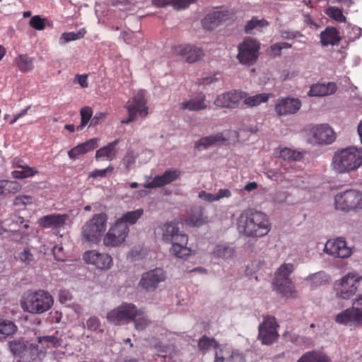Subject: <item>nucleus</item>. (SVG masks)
I'll return each instance as SVG.
<instances>
[{
	"label": "nucleus",
	"mask_w": 362,
	"mask_h": 362,
	"mask_svg": "<svg viewBox=\"0 0 362 362\" xmlns=\"http://www.w3.org/2000/svg\"><path fill=\"white\" fill-rule=\"evenodd\" d=\"M37 343H31L30 351L31 359H42L45 357L47 351L62 345V340L54 335H46L37 337Z\"/></svg>",
	"instance_id": "13"
},
{
	"label": "nucleus",
	"mask_w": 362,
	"mask_h": 362,
	"mask_svg": "<svg viewBox=\"0 0 362 362\" xmlns=\"http://www.w3.org/2000/svg\"><path fill=\"white\" fill-rule=\"evenodd\" d=\"M269 95L267 93H260L252 96H247L245 93V97L244 99V103L250 107H255L262 103L267 102L269 100Z\"/></svg>",
	"instance_id": "43"
},
{
	"label": "nucleus",
	"mask_w": 362,
	"mask_h": 362,
	"mask_svg": "<svg viewBox=\"0 0 362 362\" xmlns=\"http://www.w3.org/2000/svg\"><path fill=\"white\" fill-rule=\"evenodd\" d=\"M146 91L139 90L134 97L126 104L125 107L127 110L129 117L122 120V123H129L135 119L136 117L144 118L148 115V107Z\"/></svg>",
	"instance_id": "10"
},
{
	"label": "nucleus",
	"mask_w": 362,
	"mask_h": 362,
	"mask_svg": "<svg viewBox=\"0 0 362 362\" xmlns=\"http://www.w3.org/2000/svg\"><path fill=\"white\" fill-rule=\"evenodd\" d=\"M324 252L335 258H347L352 254L351 249L347 246L343 238L327 240L325 245Z\"/></svg>",
	"instance_id": "17"
},
{
	"label": "nucleus",
	"mask_w": 362,
	"mask_h": 362,
	"mask_svg": "<svg viewBox=\"0 0 362 362\" xmlns=\"http://www.w3.org/2000/svg\"><path fill=\"white\" fill-rule=\"evenodd\" d=\"M276 322L274 317L267 316L259 326V339L263 344L269 345L274 342L279 334L276 331Z\"/></svg>",
	"instance_id": "16"
},
{
	"label": "nucleus",
	"mask_w": 362,
	"mask_h": 362,
	"mask_svg": "<svg viewBox=\"0 0 362 362\" xmlns=\"http://www.w3.org/2000/svg\"><path fill=\"white\" fill-rule=\"evenodd\" d=\"M354 202L353 203V209H362V192L358 190L352 189Z\"/></svg>",
	"instance_id": "59"
},
{
	"label": "nucleus",
	"mask_w": 362,
	"mask_h": 362,
	"mask_svg": "<svg viewBox=\"0 0 362 362\" xmlns=\"http://www.w3.org/2000/svg\"><path fill=\"white\" fill-rule=\"evenodd\" d=\"M16 325L10 320H1L0 322V334L9 336L16 333Z\"/></svg>",
	"instance_id": "48"
},
{
	"label": "nucleus",
	"mask_w": 362,
	"mask_h": 362,
	"mask_svg": "<svg viewBox=\"0 0 362 362\" xmlns=\"http://www.w3.org/2000/svg\"><path fill=\"white\" fill-rule=\"evenodd\" d=\"M230 13L227 11H216L207 14L202 20V23L204 29L211 30L216 28L221 23L230 18Z\"/></svg>",
	"instance_id": "26"
},
{
	"label": "nucleus",
	"mask_w": 362,
	"mask_h": 362,
	"mask_svg": "<svg viewBox=\"0 0 362 362\" xmlns=\"http://www.w3.org/2000/svg\"><path fill=\"white\" fill-rule=\"evenodd\" d=\"M327 14L338 22H344L345 16L343 15L341 10L334 6H329L327 9Z\"/></svg>",
	"instance_id": "55"
},
{
	"label": "nucleus",
	"mask_w": 362,
	"mask_h": 362,
	"mask_svg": "<svg viewBox=\"0 0 362 362\" xmlns=\"http://www.w3.org/2000/svg\"><path fill=\"white\" fill-rule=\"evenodd\" d=\"M97 147L98 139L93 138L71 148L68 151V156L71 159H76L79 156L83 155Z\"/></svg>",
	"instance_id": "32"
},
{
	"label": "nucleus",
	"mask_w": 362,
	"mask_h": 362,
	"mask_svg": "<svg viewBox=\"0 0 362 362\" xmlns=\"http://www.w3.org/2000/svg\"><path fill=\"white\" fill-rule=\"evenodd\" d=\"M293 269V264H282L276 272L273 283L277 291L287 298L293 297L296 293L293 284L289 278Z\"/></svg>",
	"instance_id": "8"
},
{
	"label": "nucleus",
	"mask_w": 362,
	"mask_h": 362,
	"mask_svg": "<svg viewBox=\"0 0 362 362\" xmlns=\"http://www.w3.org/2000/svg\"><path fill=\"white\" fill-rule=\"evenodd\" d=\"M300 107L301 102L298 98H279L276 100L274 110L279 116H285L296 113Z\"/></svg>",
	"instance_id": "20"
},
{
	"label": "nucleus",
	"mask_w": 362,
	"mask_h": 362,
	"mask_svg": "<svg viewBox=\"0 0 362 362\" xmlns=\"http://www.w3.org/2000/svg\"><path fill=\"white\" fill-rule=\"evenodd\" d=\"M87 264L94 265L101 270L109 269L113 263L112 257L105 252H100L96 250L86 251L83 256Z\"/></svg>",
	"instance_id": "18"
},
{
	"label": "nucleus",
	"mask_w": 362,
	"mask_h": 362,
	"mask_svg": "<svg viewBox=\"0 0 362 362\" xmlns=\"http://www.w3.org/2000/svg\"><path fill=\"white\" fill-rule=\"evenodd\" d=\"M237 59L244 65H252L256 62L260 49L259 42L255 39L247 37L239 44Z\"/></svg>",
	"instance_id": "11"
},
{
	"label": "nucleus",
	"mask_w": 362,
	"mask_h": 362,
	"mask_svg": "<svg viewBox=\"0 0 362 362\" xmlns=\"http://www.w3.org/2000/svg\"><path fill=\"white\" fill-rule=\"evenodd\" d=\"M352 189L337 193L334 197V206L337 210L349 211L354 210Z\"/></svg>",
	"instance_id": "27"
},
{
	"label": "nucleus",
	"mask_w": 362,
	"mask_h": 362,
	"mask_svg": "<svg viewBox=\"0 0 362 362\" xmlns=\"http://www.w3.org/2000/svg\"><path fill=\"white\" fill-rule=\"evenodd\" d=\"M144 210L139 209L134 211H128L117 221L122 225L129 227V225L135 224L137 221L142 216Z\"/></svg>",
	"instance_id": "38"
},
{
	"label": "nucleus",
	"mask_w": 362,
	"mask_h": 362,
	"mask_svg": "<svg viewBox=\"0 0 362 362\" xmlns=\"http://www.w3.org/2000/svg\"><path fill=\"white\" fill-rule=\"evenodd\" d=\"M134 327L136 330H144L148 325L149 320L146 313L141 309L136 308V314L132 317Z\"/></svg>",
	"instance_id": "40"
},
{
	"label": "nucleus",
	"mask_w": 362,
	"mask_h": 362,
	"mask_svg": "<svg viewBox=\"0 0 362 362\" xmlns=\"http://www.w3.org/2000/svg\"><path fill=\"white\" fill-rule=\"evenodd\" d=\"M180 172L175 169L167 170L163 175L156 176L152 180L148 177L144 187L147 189L163 187L177 180Z\"/></svg>",
	"instance_id": "22"
},
{
	"label": "nucleus",
	"mask_w": 362,
	"mask_h": 362,
	"mask_svg": "<svg viewBox=\"0 0 362 362\" xmlns=\"http://www.w3.org/2000/svg\"><path fill=\"white\" fill-rule=\"evenodd\" d=\"M361 164L362 148L349 147L334 154L332 166L337 173H344L358 169Z\"/></svg>",
	"instance_id": "3"
},
{
	"label": "nucleus",
	"mask_w": 362,
	"mask_h": 362,
	"mask_svg": "<svg viewBox=\"0 0 362 362\" xmlns=\"http://www.w3.org/2000/svg\"><path fill=\"white\" fill-rule=\"evenodd\" d=\"M122 37L126 43L135 45L139 43V40L141 37V34L132 30H127L122 33Z\"/></svg>",
	"instance_id": "53"
},
{
	"label": "nucleus",
	"mask_w": 362,
	"mask_h": 362,
	"mask_svg": "<svg viewBox=\"0 0 362 362\" xmlns=\"http://www.w3.org/2000/svg\"><path fill=\"white\" fill-rule=\"evenodd\" d=\"M136 314V307L130 303H123L107 315V321L115 325H127Z\"/></svg>",
	"instance_id": "12"
},
{
	"label": "nucleus",
	"mask_w": 362,
	"mask_h": 362,
	"mask_svg": "<svg viewBox=\"0 0 362 362\" xmlns=\"http://www.w3.org/2000/svg\"><path fill=\"white\" fill-rule=\"evenodd\" d=\"M162 240L165 243H171L170 252L177 258H187L191 253V249L187 247L188 236L180 231L177 223L166 222L161 227Z\"/></svg>",
	"instance_id": "2"
},
{
	"label": "nucleus",
	"mask_w": 362,
	"mask_h": 362,
	"mask_svg": "<svg viewBox=\"0 0 362 362\" xmlns=\"http://www.w3.org/2000/svg\"><path fill=\"white\" fill-rule=\"evenodd\" d=\"M86 327L88 329L93 332H102L103 331L100 322L96 317H90L86 322Z\"/></svg>",
	"instance_id": "56"
},
{
	"label": "nucleus",
	"mask_w": 362,
	"mask_h": 362,
	"mask_svg": "<svg viewBox=\"0 0 362 362\" xmlns=\"http://www.w3.org/2000/svg\"><path fill=\"white\" fill-rule=\"evenodd\" d=\"M173 52L176 55L184 57L188 63H194L200 60L204 56L202 49L191 45L176 46L173 48Z\"/></svg>",
	"instance_id": "23"
},
{
	"label": "nucleus",
	"mask_w": 362,
	"mask_h": 362,
	"mask_svg": "<svg viewBox=\"0 0 362 362\" xmlns=\"http://www.w3.org/2000/svg\"><path fill=\"white\" fill-rule=\"evenodd\" d=\"M166 279V274L163 269L156 268L144 272L139 282V286L146 292H153Z\"/></svg>",
	"instance_id": "15"
},
{
	"label": "nucleus",
	"mask_w": 362,
	"mask_h": 362,
	"mask_svg": "<svg viewBox=\"0 0 362 362\" xmlns=\"http://www.w3.org/2000/svg\"><path fill=\"white\" fill-rule=\"evenodd\" d=\"M212 256L216 259H230L235 256V250L234 247L227 243L218 244L212 251Z\"/></svg>",
	"instance_id": "33"
},
{
	"label": "nucleus",
	"mask_w": 362,
	"mask_h": 362,
	"mask_svg": "<svg viewBox=\"0 0 362 362\" xmlns=\"http://www.w3.org/2000/svg\"><path fill=\"white\" fill-rule=\"evenodd\" d=\"M240 234L251 238L262 237L270 230V224L266 214L252 209L243 211L237 219Z\"/></svg>",
	"instance_id": "1"
},
{
	"label": "nucleus",
	"mask_w": 362,
	"mask_h": 362,
	"mask_svg": "<svg viewBox=\"0 0 362 362\" xmlns=\"http://www.w3.org/2000/svg\"><path fill=\"white\" fill-rule=\"evenodd\" d=\"M286 164H281V170L280 171H275L274 170H268L266 173L267 176L272 180L282 182L284 180H288L286 177V173L288 171ZM291 179H289L290 180Z\"/></svg>",
	"instance_id": "45"
},
{
	"label": "nucleus",
	"mask_w": 362,
	"mask_h": 362,
	"mask_svg": "<svg viewBox=\"0 0 362 362\" xmlns=\"http://www.w3.org/2000/svg\"><path fill=\"white\" fill-rule=\"evenodd\" d=\"M85 34L86 30L84 28H81L77 31L64 33L59 38V43L65 44L70 41L81 39L84 36Z\"/></svg>",
	"instance_id": "46"
},
{
	"label": "nucleus",
	"mask_w": 362,
	"mask_h": 362,
	"mask_svg": "<svg viewBox=\"0 0 362 362\" xmlns=\"http://www.w3.org/2000/svg\"><path fill=\"white\" fill-rule=\"evenodd\" d=\"M293 269V264H282L276 272L273 283L277 291L287 298L293 297L296 293L293 284L289 278Z\"/></svg>",
	"instance_id": "9"
},
{
	"label": "nucleus",
	"mask_w": 362,
	"mask_h": 362,
	"mask_svg": "<svg viewBox=\"0 0 362 362\" xmlns=\"http://www.w3.org/2000/svg\"><path fill=\"white\" fill-rule=\"evenodd\" d=\"M268 22L264 19H259L256 17L252 18L247 23L245 26V31L246 33L252 34L254 30L261 31L262 28L267 27Z\"/></svg>",
	"instance_id": "41"
},
{
	"label": "nucleus",
	"mask_w": 362,
	"mask_h": 362,
	"mask_svg": "<svg viewBox=\"0 0 362 362\" xmlns=\"http://www.w3.org/2000/svg\"><path fill=\"white\" fill-rule=\"evenodd\" d=\"M37 171L28 165L16 168L11 173L12 177L15 179H24L35 175Z\"/></svg>",
	"instance_id": "44"
},
{
	"label": "nucleus",
	"mask_w": 362,
	"mask_h": 362,
	"mask_svg": "<svg viewBox=\"0 0 362 362\" xmlns=\"http://www.w3.org/2000/svg\"><path fill=\"white\" fill-rule=\"evenodd\" d=\"M336 90L334 83H316L310 87L308 95L311 97H323L334 93Z\"/></svg>",
	"instance_id": "31"
},
{
	"label": "nucleus",
	"mask_w": 362,
	"mask_h": 362,
	"mask_svg": "<svg viewBox=\"0 0 362 362\" xmlns=\"http://www.w3.org/2000/svg\"><path fill=\"white\" fill-rule=\"evenodd\" d=\"M245 97V93L241 90H230L218 95L214 100V104L219 107L233 109Z\"/></svg>",
	"instance_id": "21"
},
{
	"label": "nucleus",
	"mask_w": 362,
	"mask_h": 362,
	"mask_svg": "<svg viewBox=\"0 0 362 362\" xmlns=\"http://www.w3.org/2000/svg\"><path fill=\"white\" fill-rule=\"evenodd\" d=\"M54 303L52 296L44 290L28 291L23 296L21 304L23 310L32 314H42L49 310Z\"/></svg>",
	"instance_id": "4"
},
{
	"label": "nucleus",
	"mask_w": 362,
	"mask_h": 362,
	"mask_svg": "<svg viewBox=\"0 0 362 362\" xmlns=\"http://www.w3.org/2000/svg\"><path fill=\"white\" fill-rule=\"evenodd\" d=\"M137 153H136L132 149L127 150L122 159V163L127 173H129L134 168Z\"/></svg>",
	"instance_id": "47"
},
{
	"label": "nucleus",
	"mask_w": 362,
	"mask_h": 362,
	"mask_svg": "<svg viewBox=\"0 0 362 362\" xmlns=\"http://www.w3.org/2000/svg\"><path fill=\"white\" fill-rule=\"evenodd\" d=\"M341 40L339 32L333 27H327L320 33V42L323 46L334 45Z\"/></svg>",
	"instance_id": "35"
},
{
	"label": "nucleus",
	"mask_w": 362,
	"mask_h": 362,
	"mask_svg": "<svg viewBox=\"0 0 362 362\" xmlns=\"http://www.w3.org/2000/svg\"><path fill=\"white\" fill-rule=\"evenodd\" d=\"M69 218L68 214H52L40 218L37 223L43 228L59 230L64 226Z\"/></svg>",
	"instance_id": "24"
},
{
	"label": "nucleus",
	"mask_w": 362,
	"mask_h": 362,
	"mask_svg": "<svg viewBox=\"0 0 362 362\" xmlns=\"http://www.w3.org/2000/svg\"><path fill=\"white\" fill-rule=\"evenodd\" d=\"M362 30L361 28L354 26L351 28V31L349 33V38L350 40L354 41L358 39L361 36Z\"/></svg>",
	"instance_id": "64"
},
{
	"label": "nucleus",
	"mask_w": 362,
	"mask_h": 362,
	"mask_svg": "<svg viewBox=\"0 0 362 362\" xmlns=\"http://www.w3.org/2000/svg\"><path fill=\"white\" fill-rule=\"evenodd\" d=\"M279 156L284 160H297L301 158L300 152L288 148H280Z\"/></svg>",
	"instance_id": "50"
},
{
	"label": "nucleus",
	"mask_w": 362,
	"mask_h": 362,
	"mask_svg": "<svg viewBox=\"0 0 362 362\" xmlns=\"http://www.w3.org/2000/svg\"><path fill=\"white\" fill-rule=\"evenodd\" d=\"M74 83L79 84L83 88L88 86L87 74H76L73 81Z\"/></svg>",
	"instance_id": "61"
},
{
	"label": "nucleus",
	"mask_w": 362,
	"mask_h": 362,
	"mask_svg": "<svg viewBox=\"0 0 362 362\" xmlns=\"http://www.w3.org/2000/svg\"><path fill=\"white\" fill-rule=\"evenodd\" d=\"M198 347L202 353H206L211 349H215L214 362H223L226 357V351L220 348L218 342L213 338L206 336L202 337L198 342Z\"/></svg>",
	"instance_id": "25"
},
{
	"label": "nucleus",
	"mask_w": 362,
	"mask_h": 362,
	"mask_svg": "<svg viewBox=\"0 0 362 362\" xmlns=\"http://www.w3.org/2000/svg\"><path fill=\"white\" fill-rule=\"evenodd\" d=\"M15 64L21 72H28L33 69V60L27 54H19L15 59Z\"/></svg>",
	"instance_id": "39"
},
{
	"label": "nucleus",
	"mask_w": 362,
	"mask_h": 362,
	"mask_svg": "<svg viewBox=\"0 0 362 362\" xmlns=\"http://www.w3.org/2000/svg\"><path fill=\"white\" fill-rule=\"evenodd\" d=\"M46 18H42L40 16H34L30 21V25L37 30H42L46 26Z\"/></svg>",
	"instance_id": "57"
},
{
	"label": "nucleus",
	"mask_w": 362,
	"mask_h": 362,
	"mask_svg": "<svg viewBox=\"0 0 362 362\" xmlns=\"http://www.w3.org/2000/svg\"><path fill=\"white\" fill-rule=\"evenodd\" d=\"M198 197L208 202H217L215 194L209 193L204 190H202L199 193Z\"/></svg>",
	"instance_id": "63"
},
{
	"label": "nucleus",
	"mask_w": 362,
	"mask_h": 362,
	"mask_svg": "<svg viewBox=\"0 0 362 362\" xmlns=\"http://www.w3.org/2000/svg\"><path fill=\"white\" fill-rule=\"evenodd\" d=\"M16 259L26 265L31 264L35 262V257L29 248H25L23 251L20 252Z\"/></svg>",
	"instance_id": "52"
},
{
	"label": "nucleus",
	"mask_w": 362,
	"mask_h": 362,
	"mask_svg": "<svg viewBox=\"0 0 362 362\" xmlns=\"http://www.w3.org/2000/svg\"><path fill=\"white\" fill-rule=\"evenodd\" d=\"M311 134L315 142L318 144H331L336 139V134L327 124H320L314 126Z\"/></svg>",
	"instance_id": "19"
},
{
	"label": "nucleus",
	"mask_w": 362,
	"mask_h": 362,
	"mask_svg": "<svg viewBox=\"0 0 362 362\" xmlns=\"http://www.w3.org/2000/svg\"><path fill=\"white\" fill-rule=\"evenodd\" d=\"M8 346L13 355L21 357L27 356L31 359V352L30 351L31 343L23 339H18L9 341Z\"/></svg>",
	"instance_id": "29"
},
{
	"label": "nucleus",
	"mask_w": 362,
	"mask_h": 362,
	"mask_svg": "<svg viewBox=\"0 0 362 362\" xmlns=\"http://www.w3.org/2000/svg\"><path fill=\"white\" fill-rule=\"evenodd\" d=\"M206 97L203 93H199L197 95L186 100L180 103V108L189 111H201L205 110L207 107L206 103Z\"/></svg>",
	"instance_id": "28"
},
{
	"label": "nucleus",
	"mask_w": 362,
	"mask_h": 362,
	"mask_svg": "<svg viewBox=\"0 0 362 362\" xmlns=\"http://www.w3.org/2000/svg\"><path fill=\"white\" fill-rule=\"evenodd\" d=\"M336 323L346 326L362 325V291L352 302V306L335 316Z\"/></svg>",
	"instance_id": "7"
},
{
	"label": "nucleus",
	"mask_w": 362,
	"mask_h": 362,
	"mask_svg": "<svg viewBox=\"0 0 362 362\" xmlns=\"http://www.w3.org/2000/svg\"><path fill=\"white\" fill-rule=\"evenodd\" d=\"M93 115V111L90 107L86 106L81 110V122L77 127V131H81L88 124Z\"/></svg>",
	"instance_id": "51"
},
{
	"label": "nucleus",
	"mask_w": 362,
	"mask_h": 362,
	"mask_svg": "<svg viewBox=\"0 0 362 362\" xmlns=\"http://www.w3.org/2000/svg\"><path fill=\"white\" fill-rule=\"evenodd\" d=\"M4 194H15L21 189V185L16 181L4 180Z\"/></svg>",
	"instance_id": "54"
},
{
	"label": "nucleus",
	"mask_w": 362,
	"mask_h": 362,
	"mask_svg": "<svg viewBox=\"0 0 362 362\" xmlns=\"http://www.w3.org/2000/svg\"><path fill=\"white\" fill-rule=\"evenodd\" d=\"M113 170V168L110 165L107 168L102 170H95L90 173V177L96 178V177H104L106 176L107 173L112 172Z\"/></svg>",
	"instance_id": "62"
},
{
	"label": "nucleus",
	"mask_w": 362,
	"mask_h": 362,
	"mask_svg": "<svg viewBox=\"0 0 362 362\" xmlns=\"http://www.w3.org/2000/svg\"><path fill=\"white\" fill-rule=\"evenodd\" d=\"M117 144L118 140L116 139L114 141L109 143L107 146L99 148L96 151L95 158L107 160H112L115 159L117 153L115 148Z\"/></svg>",
	"instance_id": "36"
},
{
	"label": "nucleus",
	"mask_w": 362,
	"mask_h": 362,
	"mask_svg": "<svg viewBox=\"0 0 362 362\" xmlns=\"http://www.w3.org/2000/svg\"><path fill=\"white\" fill-rule=\"evenodd\" d=\"M306 280L310 281L312 286H317L325 283L327 281V276L324 272H319L310 274L306 278Z\"/></svg>",
	"instance_id": "49"
},
{
	"label": "nucleus",
	"mask_w": 362,
	"mask_h": 362,
	"mask_svg": "<svg viewBox=\"0 0 362 362\" xmlns=\"http://www.w3.org/2000/svg\"><path fill=\"white\" fill-rule=\"evenodd\" d=\"M185 223L190 226H200L208 223V217L204 215V208L192 206L190 209L189 217Z\"/></svg>",
	"instance_id": "30"
},
{
	"label": "nucleus",
	"mask_w": 362,
	"mask_h": 362,
	"mask_svg": "<svg viewBox=\"0 0 362 362\" xmlns=\"http://www.w3.org/2000/svg\"><path fill=\"white\" fill-rule=\"evenodd\" d=\"M298 362H329V361L322 353L310 351L302 356Z\"/></svg>",
	"instance_id": "42"
},
{
	"label": "nucleus",
	"mask_w": 362,
	"mask_h": 362,
	"mask_svg": "<svg viewBox=\"0 0 362 362\" xmlns=\"http://www.w3.org/2000/svg\"><path fill=\"white\" fill-rule=\"evenodd\" d=\"M107 216L105 213L96 214L81 228L82 238L88 242L98 243L107 228Z\"/></svg>",
	"instance_id": "5"
},
{
	"label": "nucleus",
	"mask_w": 362,
	"mask_h": 362,
	"mask_svg": "<svg viewBox=\"0 0 362 362\" xmlns=\"http://www.w3.org/2000/svg\"><path fill=\"white\" fill-rule=\"evenodd\" d=\"M361 281H362V273L356 272L347 273L334 282L336 296L343 300L351 299L356 294Z\"/></svg>",
	"instance_id": "6"
},
{
	"label": "nucleus",
	"mask_w": 362,
	"mask_h": 362,
	"mask_svg": "<svg viewBox=\"0 0 362 362\" xmlns=\"http://www.w3.org/2000/svg\"><path fill=\"white\" fill-rule=\"evenodd\" d=\"M10 238L12 240L22 243H28V238L25 233L21 230H13L11 232Z\"/></svg>",
	"instance_id": "58"
},
{
	"label": "nucleus",
	"mask_w": 362,
	"mask_h": 362,
	"mask_svg": "<svg viewBox=\"0 0 362 362\" xmlns=\"http://www.w3.org/2000/svg\"><path fill=\"white\" fill-rule=\"evenodd\" d=\"M226 141L222 133L204 136L195 143V148L199 151L207 149L216 144L223 143Z\"/></svg>",
	"instance_id": "34"
},
{
	"label": "nucleus",
	"mask_w": 362,
	"mask_h": 362,
	"mask_svg": "<svg viewBox=\"0 0 362 362\" xmlns=\"http://www.w3.org/2000/svg\"><path fill=\"white\" fill-rule=\"evenodd\" d=\"M281 37L283 39L291 40L302 37V34L298 31L281 30L279 32Z\"/></svg>",
	"instance_id": "60"
},
{
	"label": "nucleus",
	"mask_w": 362,
	"mask_h": 362,
	"mask_svg": "<svg viewBox=\"0 0 362 362\" xmlns=\"http://www.w3.org/2000/svg\"><path fill=\"white\" fill-rule=\"evenodd\" d=\"M194 0H153V4L158 7L171 5L175 9L180 10L188 7Z\"/></svg>",
	"instance_id": "37"
},
{
	"label": "nucleus",
	"mask_w": 362,
	"mask_h": 362,
	"mask_svg": "<svg viewBox=\"0 0 362 362\" xmlns=\"http://www.w3.org/2000/svg\"><path fill=\"white\" fill-rule=\"evenodd\" d=\"M129 232V227L116 221L103 238L104 245L113 247L121 245L125 242Z\"/></svg>",
	"instance_id": "14"
}]
</instances>
